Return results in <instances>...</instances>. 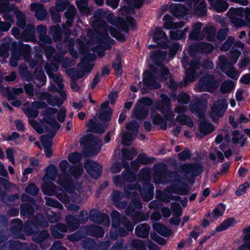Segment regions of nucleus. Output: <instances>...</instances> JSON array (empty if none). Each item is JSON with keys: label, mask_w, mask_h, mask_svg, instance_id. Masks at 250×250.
I'll return each instance as SVG.
<instances>
[{"label": "nucleus", "mask_w": 250, "mask_h": 250, "mask_svg": "<svg viewBox=\"0 0 250 250\" xmlns=\"http://www.w3.org/2000/svg\"><path fill=\"white\" fill-rule=\"evenodd\" d=\"M120 14L125 16L126 21H125L121 18L115 17L112 13H106L102 9L96 11L94 14V20L93 26L97 27L98 34L101 38L106 40L108 37V32L116 39L124 41L125 39L124 35L116 30L115 27L126 33L128 30V26L133 27L135 21L129 15L133 13L132 9L124 6L121 8Z\"/></svg>", "instance_id": "f257e3e1"}, {"label": "nucleus", "mask_w": 250, "mask_h": 250, "mask_svg": "<svg viewBox=\"0 0 250 250\" xmlns=\"http://www.w3.org/2000/svg\"><path fill=\"white\" fill-rule=\"evenodd\" d=\"M57 175V169L53 165L49 166L46 169V174L43 178V183L42 189L44 194L50 196L55 195L56 197L64 204H66V207L71 210H77L79 207L77 205L69 204V197L63 191L60 190V193L56 191V187L50 181L54 180Z\"/></svg>", "instance_id": "f03ea898"}, {"label": "nucleus", "mask_w": 250, "mask_h": 250, "mask_svg": "<svg viewBox=\"0 0 250 250\" xmlns=\"http://www.w3.org/2000/svg\"><path fill=\"white\" fill-rule=\"evenodd\" d=\"M54 108H49L44 114L42 125L45 129L49 132L48 136H42L41 137V141L44 149V152L47 157H50L52 154L51 149V139L54 137L55 130L58 129L60 125L54 119L53 115L56 113Z\"/></svg>", "instance_id": "7ed1b4c3"}, {"label": "nucleus", "mask_w": 250, "mask_h": 250, "mask_svg": "<svg viewBox=\"0 0 250 250\" xmlns=\"http://www.w3.org/2000/svg\"><path fill=\"white\" fill-rule=\"evenodd\" d=\"M243 48V44L241 42H237L233 46V50L229 53L227 61L225 56L219 57L220 66L226 74L231 79L237 80L240 75L239 73L232 65L237 62L241 54L240 51Z\"/></svg>", "instance_id": "20e7f679"}, {"label": "nucleus", "mask_w": 250, "mask_h": 250, "mask_svg": "<svg viewBox=\"0 0 250 250\" xmlns=\"http://www.w3.org/2000/svg\"><path fill=\"white\" fill-rule=\"evenodd\" d=\"M94 59L93 55L85 54L76 69L73 68L66 71L67 74L72 79L71 87L73 90L77 91L79 90V86L75 81L90 73L94 66Z\"/></svg>", "instance_id": "39448f33"}, {"label": "nucleus", "mask_w": 250, "mask_h": 250, "mask_svg": "<svg viewBox=\"0 0 250 250\" xmlns=\"http://www.w3.org/2000/svg\"><path fill=\"white\" fill-rule=\"evenodd\" d=\"M193 7L191 6L190 9H187L181 4H170L169 7L170 12L175 16L183 17L189 12H193L199 16H204L207 11L206 6L204 0H191Z\"/></svg>", "instance_id": "423d86ee"}, {"label": "nucleus", "mask_w": 250, "mask_h": 250, "mask_svg": "<svg viewBox=\"0 0 250 250\" xmlns=\"http://www.w3.org/2000/svg\"><path fill=\"white\" fill-rule=\"evenodd\" d=\"M46 104L43 102H36L32 103L31 107L24 110L25 114L28 116L29 122L31 126L38 133L43 132V128L41 125L34 119L38 115L37 109L44 108L46 107Z\"/></svg>", "instance_id": "0eeeda50"}, {"label": "nucleus", "mask_w": 250, "mask_h": 250, "mask_svg": "<svg viewBox=\"0 0 250 250\" xmlns=\"http://www.w3.org/2000/svg\"><path fill=\"white\" fill-rule=\"evenodd\" d=\"M55 62L51 65H46L45 69L50 78L53 79V81L58 84L59 89H62L63 88V85L62 83V78L60 75L54 74L53 72L57 71L59 67V64L61 62L62 57V55L54 56Z\"/></svg>", "instance_id": "6e6552de"}, {"label": "nucleus", "mask_w": 250, "mask_h": 250, "mask_svg": "<svg viewBox=\"0 0 250 250\" xmlns=\"http://www.w3.org/2000/svg\"><path fill=\"white\" fill-rule=\"evenodd\" d=\"M125 196L127 197H130L131 194L133 195L134 194L140 193L142 198L146 201L150 200L152 197V190L150 187L147 189L146 193L145 194L140 188H138V186L135 184V181H132L131 184L125 188Z\"/></svg>", "instance_id": "1a4fd4ad"}, {"label": "nucleus", "mask_w": 250, "mask_h": 250, "mask_svg": "<svg viewBox=\"0 0 250 250\" xmlns=\"http://www.w3.org/2000/svg\"><path fill=\"white\" fill-rule=\"evenodd\" d=\"M152 104V101L148 98L140 99L135 105L134 114L139 119L144 118L148 114V107Z\"/></svg>", "instance_id": "9d476101"}, {"label": "nucleus", "mask_w": 250, "mask_h": 250, "mask_svg": "<svg viewBox=\"0 0 250 250\" xmlns=\"http://www.w3.org/2000/svg\"><path fill=\"white\" fill-rule=\"evenodd\" d=\"M126 128L128 132H131V134L129 132H123L122 134V143L124 145H128L136 137L138 132V125L136 121H131L126 125Z\"/></svg>", "instance_id": "9b49d317"}, {"label": "nucleus", "mask_w": 250, "mask_h": 250, "mask_svg": "<svg viewBox=\"0 0 250 250\" xmlns=\"http://www.w3.org/2000/svg\"><path fill=\"white\" fill-rule=\"evenodd\" d=\"M218 85L212 75H206L199 81L197 88L199 91H213Z\"/></svg>", "instance_id": "f8f14e48"}, {"label": "nucleus", "mask_w": 250, "mask_h": 250, "mask_svg": "<svg viewBox=\"0 0 250 250\" xmlns=\"http://www.w3.org/2000/svg\"><path fill=\"white\" fill-rule=\"evenodd\" d=\"M82 140L88 141L87 149L89 155H94L98 153L101 149V140L97 137H93L90 135H87Z\"/></svg>", "instance_id": "ddd939ff"}, {"label": "nucleus", "mask_w": 250, "mask_h": 250, "mask_svg": "<svg viewBox=\"0 0 250 250\" xmlns=\"http://www.w3.org/2000/svg\"><path fill=\"white\" fill-rule=\"evenodd\" d=\"M227 102L225 99H219L215 101L211 107L210 117L213 120L217 117L222 116L227 107Z\"/></svg>", "instance_id": "4468645a"}, {"label": "nucleus", "mask_w": 250, "mask_h": 250, "mask_svg": "<svg viewBox=\"0 0 250 250\" xmlns=\"http://www.w3.org/2000/svg\"><path fill=\"white\" fill-rule=\"evenodd\" d=\"M21 50H22L18 52L15 50H13L10 60V64L12 66H16L17 65V62L18 60L21 59L22 58L26 60L28 57L30 52L29 46L27 44L23 45Z\"/></svg>", "instance_id": "2eb2a0df"}, {"label": "nucleus", "mask_w": 250, "mask_h": 250, "mask_svg": "<svg viewBox=\"0 0 250 250\" xmlns=\"http://www.w3.org/2000/svg\"><path fill=\"white\" fill-rule=\"evenodd\" d=\"M84 167L94 178H98L102 173V166L94 161L87 160L84 164Z\"/></svg>", "instance_id": "dca6fc26"}, {"label": "nucleus", "mask_w": 250, "mask_h": 250, "mask_svg": "<svg viewBox=\"0 0 250 250\" xmlns=\"http://www.w3.org/2000/svg\"><path fill=\"white\" fill-rule=\"evenodd\" d=\"M162 106L159 107V110L164 114L167 120L173 119L174 115L170 109V101L166 95H161Z\"/></svg>", "instance_id": "f3484780"}, {"label": "nucleus", "mask_w": 250, "mask_h": 250, "mask_svg": "<svg viewBox=\"0 0 250 250\" xmlns=\"http://www.w3.org/2000/svg\"><path fill=\"white\" fill-rule=\"evenodd\" d=\"M156 72L152 69L151 72L146 71L144 73L143 81L146 86L150 88H158L160 87L159 83L156 82L154 74Z\"/></svg>", "instance_id": "a211bd4d"}, {"label": "nucleus", "mask_w": 250, "mask_h": 250, "mask_svg": "<svg viewBox=\"0 0 250 250\" xmlns=\"http://www.w3.org/2000/svg\"><path fill=\"white\" fill-rule=\"evenodd\" d=\"M153 41L160 45L165 47L167 41L166 34L160 28H155L152 35Z\"/></svg>", "instance_id": "6ab92c4d"}, {"label": "nucleus", "mask_w": 250, "mask_h": 250, "mask_svg": "<svg viewBox=\"0 0 250 250\" xmlns=\"http://www.w3.org/2000/svg\"><path fill=\"white\" fill-rule=\"evenodd\" d=\"M189 67L186 71V80L188 82L193 81L197 77V69H198L199 65L198 61L195 60L189 64Z\"/></svg>", "instance_id": "aec40b11"}, {"label": "nucleus", "mask_w": 250, "mask_h": 250, "mask_svg": "<svg viewBox=\"0 0 250 250\" xmlns=\"http://www.w3.org/2000/svg\"><path fill=\"white\" fill-rule=\"evenodd\" d=\"M213 46L209 43L201 42L197 46H191L189 48V52L190 56L193 57L194 52H210L213 50Z\"/></svg>", "instance_id": "412c9836"}, {"label": "nucleus", "mask_w": 250, "mask_h": 250, "mask_svg": "<svg viewBox=\"0 0 250 250\" xmlns=\"http://www.w3.org/2000/svg\"><path fill=\"white\" fill-rule=\"evenodd\" d=\"M132 245L134 248L139 250H145V245H146L150 250H158L157 246L149 241L146 242L145 244L141 240L137 239L133 241Z\"/></svg>", "instance_id": "4be33fe9"}, {"label": "nucleus", "mask_w": 250, "mask_h": 250, "mask_svg": "<svg viewBox=\"0 0 250 250\" xmlns=\"http://www.w3.org/2000/svg\"><path fill=\"white\" fill-rule=\"evenodd\" d=\"M31 10L35 12V15L39 20H43L46 17L47 11L42 4L33 3L30 5Z\"/></svg>", "instance_id": "5701e85b"}, {"label": "nucleus", "mask_w": 250, "mask_h": 250, "mask_svg": "<svg viewBox=\"0 0 250 250\" xmlns=\"http://www.w3.org/2000/svg\"><path fill=\"white\" fill-rule=\"evenodd\" d=\"M235 223V220L232 218L225 220L220 225L217 226L214 230L210 232V236H213L217 232L227 229L229 227L233 226Z\"/></svg>", "instance_id": "b1692460"}, {"label": "nucleus", "mask_w": 250, "mask_h": 250, "mask_svg": "<svg viewBox=\"0 0 250 250\" xmlns=\"http://www.w3.org/2000/svg\"><path fill=\"white\" fill-rule=\"evenodd\" d=\"M8 8L9 12L11 11H13L15 13L17 18V25L21 28H23L25 26V17L23 14L20 11H17L13 4H10L8 3Z\"/></svg>", "instance_id": "393cba45"}, {"label": "nucleus", "mask_w": 250, "mask_h": 250, "mask_svg": "<svg viewBox=\"0 0 250 250\" xmlns=\"http://www.w3.org/2000/svg\"><path fill=\"white\" fill-rule=\"evenodd\" d=\"M108 105V102L106 101L101 105L99 114L101 119L103 121H109L110 119L112 110L107 107Z\"/></svg>", "instance_id": "a878e982"}, {"label": "nucleus", "mask_w": 250, "mask_h": 250, "mask_svg": "<svg viewBox=\"0 0 250 250\" xmlns=\"http://www.w3.org/2000/svg\"><path fill=\"white\" fill-rule=\"evenodd\" d=\"M171 208L176 216L171 218L170 220V222L171 224L178 225L179 224L180 222L179 217L182 213V208L179 204L176 203L172 204Z\"/></svg>", "instance_id": "bb28decb"}, {"label": "nucleus", "mask_w": 250, "mask_h": 250, "mask_svg": "<svg viewBox=\"0 0 250 250\" xmlns=\"http://www.w3.org/2000/svg\"><path fill=\"white\" fill-rule=\"evenodd\" d=\"M33 83L39 87L43 86L46 82V77L41 69H36L35 71V77L33 78Z\"/></svg>", "instance_id": "cd10ccee"}, {"label": "nucleus", "mask_w": 250, "mask_h": 250, "mask_svg": "<svg viewBox=\"0 0 250 250\" xmlns=\"http://www.w3.org/2000/svg\"><path fill=\"white\" fill-rule=\"evenodd\" d=\"M159 67L161 71V75L162 79L168 80L169 87L172 90H175L177 87V84L173 81L171 76L169 75L167 69L161 65L159 66Z\"/></svg>", "instance_id": "c85d7f7f"}, {"label": "nucleus", "mask_w": 250, "mask_h": 250, "mask_svg": "<svg viewBox=\"0 0 250 250\" xmlns=\"http://www.w3.org/2000/svg\"><path fill=\"white\" fill-rule=\"evenodd\" d=\"M210 3V6L218 12H221L226 10L228 6V4L222 0H208Z\"/></svg>", "instance_id": "c756f323"}, {"label": "nucleus", "mask_w": 250, "mask_h": 250, "mask_svg": "<svg viewBox=\"0 0 250 250\" xmlns=\"http://www.w3.org/2000/svg\"><path fill=\"white\" fill-rule=\"evenodd\" d=\"M202 25L200 22L196 23L193 25V29L189 35L190 40H199L203 38V33L200 32Z\"/></svg>", "instance_id": "7c9ffc66"}, {"label": "nucleus", "mask_w": 250, "mask_h": 250, "mask_svg": "<svg viewBox=\"0 0 250 250\" xmlns=\"http://www.w3.org/2000/svg\"><path fill=\"white\" fill-rule=\"evenodd\" d=\"M165 22L164 27L167 29H174L181 27L184 25L183 22H174L171 21V17L169 15H166L163 17Z\"/></svg>", "instance_id": "2f4dec72"}, {"label": "nucleus", "mask_w": 250, "mask_h": 250, "mask_svg": "<svg viewBox=\"0 0 250 250\" xmlns=\"http://www.w3.org/2000/svg\"><path fill=\"white\" fill-rule=\"evenodd\" d=\"M246 140L244 135L240 133L238 131L235 130L232 134V142L233 144L237 145L240 147H243Z\"/></svg>", "instance_id": "473e14b6"}, {"label": "nucleus", "mask_w": 250, "mask_h": 250, "mask_svg": "<svg viewBox=\"0 0 250 250\" xmlns=\"http://www.w3.org/2000/svg\"><path fill=\"white\" fill-rule=\"evenodd\" d=\"M5 42L1 47H0V57H2L4 59H6L9 56L8 50L11 46H14L15 42H12L10 39H7L4 41Z\"/></svg>", "instance_id": "72a5a7b5"}, {"label": "nucleus", "mask_w": 250, "mask_h": 250, "mask_svg": "<svg viewBox=\"0 0 250 250\" xmlns=\"http://www.w3.org/2000/svg\"><path fill=\"white\" fill-rule=\"evenodd\" d=\"M34 26L32 24H29L22 34V38L26 41H33L34 39Z\"/></svg>", "instance_id": "f704fd0d"}, {"label": "nucleus", "mask_w": 250, "mask_h": 250, "mask_svg": "<svg viewBox=\"0 0 250 250\" xmlns=\"http://www.w3.org/2000/svg\"><path fill=\"white\" fill-rule=\"evenodd\" d=\"M69 174V173H67L63 177H59L58 183L64 188L67 192H71L73 191L72 188H73V186L71 181L68 180L66 178V176Z\"/></svg>", "instance_id": "c9c22d12"}, {"label": "nucleus", "mask_w": 250, "mask_h": 250, "mask_svg": "<svg viewBox=\"0 0 250 250\" xmlns=\"http://www.w3.org/2000/svg\"><path fill=\"white\" fill-rule=\"evenodd\" d=\"M40 98L42 100H46L48 103L52 105H59L62 104V101L58 98L52 96L47 93H42Z\"/></svg>", "instance_id": "e433bc0d"}, {"label": "nucleus", "mask_w": 250, "mask_h": 250, "mask_svg": "<svg viewBox=\"0 0 250 250\" xmlns=\"http://www.w3.org/2000/svg\"><path fill=\"white\" fill-rule=\"evenodd\" d=\"M166 52L157 51L152 52L151 54V57L153 62L156 65H159L164 60L167 56Z\"/></svg>", "instance_id": "4c0bfd02"}, {"label": "nucleus", "mask_w": 250, "mask_h": 250, "mask_svg": "<svg viewBox=\"0 0 250 250\" xmlns=\"http://www.w3.org/2000/svg\"><path fill=\"white\" fill-rule=\"evenodd\" d=\"M184 167L187 169V172L190 173L194 176L198 175L203 170L202 167L198 164L185 165Z\"/></svg>", "instance_id": "58836bf2"}, {"label": "nucleus", "mask_w": 250, "mask_h": 250, "mask_svg": "<svg viewBox=\"0 0 250 250\" xmlns=\"http://www.w3.org/2000/svg\"><path fill=\"white\" fill-rule=\"evenodd\" d=\"M75 12L76 9L75 7L72 5L69 6L67 12L65 13V16L67 19L66 22L67 27L70 26L72 25Z\"/></svg>", "instance_id": "ea45409f"}, {"label": "nucleus", "mask_w": 250, "mask_h": 250, "mask_svg": "<svg viewBox=\"0 0 250 250\" xmlns=\"http://www.w3.org/2000/svg\"><path fill=\"white\" fill-rule=\"evenodd\" d=\"M88 0H80L77 1V6L79 10L86 16L90 14L91 9L87 7V1Z\"/></svg>", "instance_id": "a19ab883"}, {"label": "nucleus", "mask_w": 250, "mask_h": 250, "mask_svg": "<svg viewBox=\"0 0 250 250\" xmlns=\"http://www.w3.org/2000/svg\"><path fill=\"white\" fill-rule=\"evenodd\" d=\"M149 232V226L146 224H141L136 228V233L140 237H146L148 236Z\"/></svg>", "instance_id": "79ce46f5"}, {"label": "nucleus", "mask_w": 250, "mask_h": 250, "mask_svg": "<svg viewBox=\"0 0 250 250\" xmlns=\"http://www.w3.org/2000/svg\"><path fill=\"white\" fill-rule=\"evenodd\" d=\"M234 88V83L231 81L224 82L221 85L220 91L222 93L225 94L230 92Z\"/></svg>", "instance_id": "37998d69"}, {"label": "nucleus", "mask_w": 250, "mask_h": 250, "mask_svg": "<svg viewBox=\"0 0 250 250\" xmlns=\"http://www.w3.org/2000/svg\"><path fill=\"white\" fill-rule=\"evenodd\" d=\"M229 121L233 127L236 128L239 124L247 123L249 119L243 114H241L237 119V121H235L234 118L232 116L229 117Z\"/></svg>", "instance_id": "c03bdc74"}, {"label": "nucleus", "mask_w": 250, "mask_h": 250, "mask_svg": "<svg viewBox=\"0 0 250 250\" xmlns=\"http://www.w3.org/2000/svg\"><path fill=\"white\" fill-rule=\"evenodd\" d=\"M225 206L224 205L219 204L210 215L212 220H216L218 217L222 216L225 210Z\"/></svg>", "instance_id": "a18cd8bd"}, {"label": "nucleus", "mask_w": 250, "mask_h": 250, "mask_svg": "<svg viewBox=\"0 0 250 250\" xmlns=\"http://www.w3.org/2000/svg\"><path fill=\"white\" fill-rule=\"evenodd\" d=\"M199 129L201 133L205 135L211 132L214 130V127L211 124L205 122L201 124Z\"/></svg>", "instance_id": "49530a36"}, {"label": "nucleus", "mask_w": 250, "mask_h": 250, "mask_svg": "<svg viewBox=\"0 0 250 250\" xmlns=\"http://www.w3.org/2000/svg\"><path fill=\"white\" fill-rule=\"evenodd\" d=\"M153 228L162 235L168 236L170 233L169 230L165 226L158 223H155Z\"/></svg>", "instance_id": "de8ad7c7"}, {"label": "nucleus", "mask_w": 250, "mask_h": 250, "mask_svg": "<svg viewBox=\"0 0 250 250\" xmlns=\"http://www.w3.org/2000/svg\"><path fill=\"white\" fill-rule=\"evenodd\" d=\"M71 5L69 1L66 0H57L56 1V9L59 12L64 11L66 8H68L69 6Z\"/></svg>", "instance_id": "09e8293b"}, {"label": "nucleus", "mask_w": 250, "mask_h": 250, "mask_svg": "<svg viewBox=\"0 0 250 250\" xmlns=\"http://www.w3.org/2000/svg\"><path fill=\"white\" fill-rule=\"evenodd\" d=\"M177 121L182 124L186 125L189 127L193 126V123L191 122V119L184 114L179 115L176 118Z\"/></svg>", "instance_id": "8fccbe9b"}, {"label": "nucleus", "mask_w": 250, "mask_h": 250, "mask_svg": "<svg viewBox=\"0 0 250 250\" xmlns=\"http://www.w3.org/2000/svg\"><path fill=\"white\" fill-rule=\"evenodd\" d=\"M188 29H185L184 31L181 30H176L175 31H170V36L172 39L173 40H180L185 37V32L188 31Z\"/></svg>", "instance_id": "3c124183"}, {"label": "nucleus", "mask_w": 250, "mask_h": 250, "mask_svg": "<svg viewBox=\"0 0 250 250\" xmlns=\"http://www.w3.org/2000/svg\"><path fill=\"white\" fill-rule=\"evenodd\" d=\"M68 228L71 230H74L78 225V221L72 215H68L66 217Z\"/></svg>", "instance_id": "603ef678"}, {"label": "nucleus", "mask_w": 250, "mask_h": 250, "mask_svg": "<svg viewBox=\"0 0 250 250\" xmlns=\"http://www.w3.org/2000/svg\"><path fill=\"white\" fill-rule=\"evenodd\" d=\"M142 205L140 201L137 198L135 199V200L130 204L129 208H127L126 213L127 214H132L131 210L135 211L136 209L141 208Z\"/></svg>", "instance_id": "864d4df0"}, {"label": "nucleus", "mask_w": 250, "mask_h": 250, "mask_svg": "<svg viewBox=\"0 0 250 250\" xmlns=\"http://www.w3.org/2000/svg\"><path fill=\"white\" fill-rule=\"evenodd\" d=\"M175 173H170L167 172L165 174H163L161 177V179L159 181L156 180V177L155 178V183H161L163 184H165L166 182H168L172 181L173 180H168V178H172L173 177H175Z\"/></svg>", "instance_id": "5fc2aeb1"}, {"label": "nucleus", "mask_w": 250, "mask_h": 250, "mask_svg": "<svg viewBox=\"0 0 250 250\" xmlns=\"http://www.w3.org/2000/svg\"><path fill=\"white\" fill-rule=\"evenodd\" d=\"M113 67L117 75L120 76L122 73V67L121 65V58L117 57L113 62Z\"/></svg>", "instance_id": "6e6d98bb"}, {"label": "nucleus", "mask_w": 250, "mask_h": 250, "mask_svg": "<svg viewBox=\"0 0 250 250\" xmlns=\"http://www.w3.org/2000/svg\"><path fill=\"white\" fill-rule=\"evenodd\" d=\"M122 155L125 159L130 160L135 156L136 153L135 150H132L131 151L124 148L122 150Z\"/></svg>", "instance_id": "4d7b16f0"}, {"label": "nucleus", "mask_w": 250, "mask_h": 250, "mask_svg": "<svg viewBox=\"0 0 250 250\" xmlns=\"http://www.w3.org/2000/svg\"><path fill=\"white\" fill-rule=\"evenodd\" d=\"M75 44L77 45V47L78 46L80 48V51L83 54H86L88 51L87 50H89L90 48H91V46L89 43L87 44V46H86L83 43H82L79 41L75 42Z\"/></svg>", "instance_id": "13d9d810"}, {"label": "nucleus", "mask_w": 250, "mask_h": 250, "mask_svg": "<svg viewBox=\"0 0 250 250\" xmlns=\"http://www.w3.org/2000/svg\"><path fill=\"white\" fill-rule=\"evenodd\" d=\"M244 239L245 243L238 248V250H250V233L246 234Z\"/></svg>", "instance_id": "bf43d9fd"}, {"label": "nucleus", "mask_w": 250, "mask_h": 250, "mask_svg": "<svg viewBox=\"0 0 250 250\" xmlns=\"http://www.w3.org/2000/svg\"><path fill=\"white\" fill-rule=\"evenodd\" d=\"M82 158L81 154L78 153H73L69 155L68 159L72 163H77L80 161Z\"/></svg>", "instance_id": "052dcab7"}, {"label": "nucleus", "mask_w": 250, "mask_h": 250, "mask_svg": "<svg viewBox=\"0 0 250 250\" xmlns=\"http://www.w3.org/2000/svg\"><path fill=\"white\" fill-rule=\"evenodd\" d=\"M188 95L185 93H181L178 97V102L180 104H187L189 102Z\"/></svg>", "instance_id": "680f3d73"}, {"label": "nucleus", "mask_w": 250, "mask_h": 250, "mask_svg": "<svg viewBox=\"0 0 250 250\" xmlns=\"http://www.w3.org/2000/svg\"><path fill=\"white\" fill-rule=\"evenodd\" d=\"M152 118L153 122L156 125L164 124L166 125L165 121L158 114H155L154 111H152L151 115Z\"/></svg>", "instance_id": "e2e57ef3"}, {"label": "nucleus", "mask_w": 250, "mask_h": 250, "mask_svg": "<svg viewBox=\"0 0 250 250\" xmlns=\"http://www.w3.org/2000/svg\"><path fill=\"white\" fill-rule=\"evenodd\" d=\"M46 204L48 206L55 207L59 208H62V206L61 204L53 199L50 198H46Z\"/></svg>", "instance_id": "0e129e2a"}, {"label": "nucleus", "mask_w": 250, "mask_h": 250, "mask_svg": "<svg viewBox=\"0 0 250 250\" xmlns=\"http://www.w3.org/2000/svg\"><path fill=\"white\" fill-rule=\"evenodd\" d=\"M132 8H140L143 4V0H125Z\"/></svg>", "instance_id": "69168bd1"}, {"label": "nucleus", "mask_w": 250, "mask_h": 250, "mask_svg": "<svg viewBox=\"0 0 250 250\" xmlns=\"http://www.w3.org/2000/svg\"><path fill=\"white\" fill-rule=\"evenodd\" d=\"M234 38L232 37H229L225 42V43L222 45L221 50L227 51H228L232 44L234 42Z\"/></svg>", "instance_id": "338daca9"}, {"label": "nucleus", "mask_w": 250, "mask_h": 250, "mask_svg": "<svg viewBox=\"0 0 250 250\" xmlns=\"http://www.w3.org/2000/svg\"><path fill=\"white\" fill-rule=\"evenodd\" d=\"M26 191L29 194L32 195H36L39 191V189L35 186L34 184H30L26 189Z\"/></svg>", "instance_id": "774afa93"}]
</instances>
